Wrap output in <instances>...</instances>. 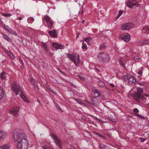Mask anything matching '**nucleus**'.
<instances>
[{"mask_svg": "<svg viewBox=\"0 0 149 149\" xmlns=\"http://www.w3.org/2000/svg\"><path fill=\"white\" fill-rule=\"evenodd\" d=\"M142 70L143 68L142 67H140L139 68L137 72L138 74L141 76L142 75Z\"/></svg>", "mask_w": 149, "mask_h": 149, "instance_id": "7c9ffc66", "label": "nucleus"}, {"mask_svg": "<svg viewBox=\"0 0 149 149\" xmlns=\"http://www.w3.org/2000/svg\"><path fill=\"white\" fill-rule=\"evenodd\" d=\"M48 33L50 36L54 38L56 37L57 36V33L55 29H53L52 31H49Z\"/></svg>", "mask_w": 149, "mask_h": 149, "instance_id": "2eb2a0df", "label": "nucleus"}, {"mask_svg": "<svg viewBox=\"0 0 149 149\" xmlns=\"http://www.w3.org/2000/svg\"><path fill=\"white\" fill-rule=\"evenodd\" d=\"M58 70L63 74L64 75H65V74L64 72H63L61 70L59 69H58Z\"/></svg>", "mask_w": 149, "mask_h": 149, "instance_id": "603ef678", "label": "nucleus"}, {"mask_svg": "<svg viewBox=\"0 0 149 149\" xmlns=\"http://www.w3.org/2000/svg\"><path fill=\"white\" fill-rule=\"evenodd\" d=\"M20 97H21V98L25 102L27 103L29 102V100L26 98V96L24 95V94L22 91L21 92Z\"/></svg>", "mask_w": 149, "mask_h": 149, "instance_id": "6ab92c4d", "label": "nucleus"}, {"mask_svg": "<svg viewBox=\"0 0 149 149\" xmlns=\"http://www.w3.org/2000/svg\"><path fill=\"white\" fill-rule=\"evenodd\" d=\"M81 9L80 10V11L79 12V13L80 14H82L83 13V8L81 10Z\"/></svg>", "mask_w": 149, "mask_h": 149, "instance_id": "5fc2aeb1", "label": "nucleus"}, {"mask_svg": "<svg viewBox=\"0 0 149 149\" xmlns=\"http://www.w3.org/2000/svg\"><path fill=\"white\" fill-rule=\"evenodd\" d=\"M7 54L12 60L15 59V57L11 52H7Z\"/></svg>", "mask_w": 149, "mask_h": 149, "instance_id": "473e14b6", "label": "nucleus"}, {"mask_svg": "<svg viewBox=\"0 0 149 149\" xmlns=\"http://www.w3.org/2000/svg\"><path fill=\"white\" fill-rule=\"evenodd\" d=\"M149 97V95L145 94L143 95L142 94L140 96H138L137 94H136L134 97V99L136 101L139 102L140 100H146V99L144 97Z\"/></svg>", "mask_w": 149, "mask_h": 149, "instance_id": "1a4fd4ad", "label": "nucleus"}, {"mask_svg": "<svg viewBox=\"0 0 149 149\" xmlns=\"http://www.w3.org/2000/svg\"><path fill=\"white\" fill-rule=\"evenodd\" d=\"M140 85H141V86H143L144 84L143 83H141L140 84Z\"/></svg>", "mask_w": 149, "mask_h": 149, "instance_id": "338daca9", "label": "nucleus"}, {"mask_svg": "<svg viewBox=\"0 0 149 149\" xmlns=\"http://www.w3.org/2000/svg\"><path fill=\"white\" fill-rule=\"evenodd\" d=\"M4 28L6 31H8L10 28L8 26L6 25L5 24H4Z\"/></svg>", "mask_w": 149, "mask_h": 149, "instance_id": "79ce46f5", "label": "nucleus"}, {"mask_svg": "<svg viewBox=\"0 0 149 149\" xmlns=\"http://www.w3.org/2000/svg\"><path fill=\"white\" fill-rule=\"evenodd\" d=\"M13 137L15 142H17V149H28L29 143L25 134L18 129L15 130Z\"/></svg>", "mask_w": 149, "mask_h": 149, "instance_id": "f257e3e1", "label": "nucleus"}, {"mask_svg": "<svg viewBox=\"0 0 149 149\" xmlns=\"http://www.w3.org/2000/svg\"><path fill=\"white\" fill-rule=\"evenodd\" d=\"M18 108L17 107H13L11 109L10 112L12 114L15 115L17 114L18 112Z\"/></svg>", "mask_w": 149, "mask_h": 149, "instance_id": "dca6fc26", "label": "nucleus"}, {"mask_svg": "<svg viewBox=\"0 0 149 149\" xmlns=\"http://www.w3.org/2000/svg\"><path fill=\"white\" fill-rule=\"evenodd\" d=\"M20 97H21V98L25 102L27 103L29 102V100L26 98V96L24 95V94L22 91L21 92Z\"/></svg>", "mask_w": 149, "mask_h": 149, "instance_id": "a211bd4d", "label": "nucleus"}, {"mask_svg": "<svg viewBox=\"0 0 149 149\" xmlns=\"http://www.w3.org/2000/svg\"><path fill=\"white\" fill-rule=\"evenodd\" d=\"M20 63L22 65H21L20 66L21 68L22 69L24 67L23 62V61L22 63Z\"/></svg>", "mask_w": 149, "mask_h": 149, "instance_id": "09e8293b", "label": "nucleus"}, {"mask_svg": "<svg viewBox=\"0 0 149 149\" xmlns=\"http://www.w3.org/2000/svg\"><path fill=\"white\" fill-rule=\"evenodd\" d=\"M123 81L130 85L134 86L135 84L136 78L130 74H126L123 77Z\"/></svg>", "mask_w": 149, "mask_h": 149, "instance_id": "f03ea898", "label": "nucleus"}, {"mask_svg": "<svg viewBox=\"0 0 149 149\" xmlns=\"http://www.w3.org/2000/svg\"><path fill=\"white\" fill-rule=\"evenodd\" d=\"M91 38L90 37H89L86 38H84L83 41H85L88 45H89L90 43L89 42V41H91Z\"/></svg>", "mask_w": 149, "mask_h": 149, "instance_id": "cd10ccee", "label": "nucleus"}, {"mask_svg": "<svg viewBox=\"0 0 149 149\" xmlns=\"http://www.w3.org/2000/svg\"><path fill=\"white\" fill-rule=\"evenodd\" d=\"M133 111L134 113H135V115L136 116L142 119H145V118L144 117V116H142V115L139 114L137 113L139 112V110L137 108L134 109H133Z\"/></svg>", "mask_w": 149, "mask_h": 149, "instance_id": "f3484780", "label": "nucleus"}, {"mask_svg": "<svg viewBox=\"0 0 149 149\" xmlns=\"http://www.w3.org/2000/svg\"><path fill=\"white\" fill-rule=\"evenodd\" d=\"M85 116H81V118L83 119H85Z\"/></svg>", "mask_w": 149, "mask_h": 149, "instance_id": "0e129e2a", "label": "nucleus"}, {"mask_svg": "<svg viewBox=\"0 0 149 149\" xmlns=\"http://www.w3.org/2000/svg\"><path fill=\"white\" fill-rule=\"evenodd\" d=\"M97 93H98L97 97H100V96L101 95V93L100 92H98Z\"/></svg>", "mask_w": 149, "mask_h": 149, "instance_id": "4d7b16f0", "label": "nucleus"}, {"mask_svg": "<svg viewBox=\"0 0 149 149\" xmlns=\"http://www.w3.org/2000/svg\"><path fill=\"white\" fill-rule=\"evenodd\" d=\"M74 100L77 102V103L81 105H84V103L81 101L79 99H74Z\"/></svg>", "mask_w": 149, "mask_h": 149, "instance_id": "e433bc0d", "label": "nucleus"}, {"mask_svg": "<svg viewBox=\"0 0 149 149\" xmlns=\"http://www.w3.org/2000/svg\"><path fill=\"white\" fill-rule=\"evenodd\" d=\"M5 74V72H2L0 74V77L2 79H5L4 74Z\"/></svg>", "mask_w": 149, "mask_h": 149, "instance_id": "4c0bfd02", "label": "nucleus"}, {"mask_svg": "<svg viewBox=\"0 0 149 149\" xmlns=\"http://www.w3.org/2000/svg\"><path fill=\"white\" fill-rule=\"evenodd\" d=\"M76 39H77L79 37V33H77L76 34Z\"/></svg>", "mask_w": 149, "mask_h": 149, "instance_id": "bf43d9fd", "label": "nucleus"}, {"mask_svg": "<svg viewBox=\"0 0 149 149\" xmlns=\"http://www.w3.org/2000/svg\"><path fill=\"white\" fill-rule=\"evenodd\" d=\"M120 38L122 40H124L125 42L129 41L130 38V36L127 33H123L120 36Z\"/></svg>", "mask_w": 149, "mask_h": 149, "instance_id": "9b49d317", "label": "nucleus"}, {"mask_svg": "<svg viewBox=\"0 0 149 149\" xmlns=\"http://www.w3.org/2000/svg\"><path fill=\"white\" fill-rule=\"evenodd\" d=\"M67 57L71 60L74 62L75 64L77 65L80 61L79 56L78 54H67Z\"/></svg>", "mask_w": 149, "mask_h": 149, "instance_id": "7ed1b4c3", "label": "nucleus"}, {"mask_svg": "<svg viewBox=\"0 0 149 149\" xmlns=\"http://www.w3.org/2000/svg\"><path fill=\"white\" fill-rule=\"evenodd\" d=\"M79 78L82 81H84V80H85V79L84 78V77H82V76H81V75H79Z\"/></svg>", "mask_w": 149, "mask_h": 149, "instance_id": "de8ad7c7", "label": "nucleus"}, {"mask_svg": "<svg viewBox=\"0 0 149 149\" xmlns=\"http://www.w3.org/2000/svg\"><path fill=\"white\" fill-rule=\"evenodd\" d=\"M139 139L141 140V142H143L144 141H145L146 140V139H143V138L140 137L139 138Z\"/></svg>", "mask_w": 149, "mask_h": 149, "instance_id": "49530a36", "label": "nucleus"}, {"mask_svg": "<svg viewBox=\"0 0 149 149\" xmlns=\"http://www.w3.org/2000/svg\"><path fill=\"white\" fill-rule=\"evenodd\" d=\"M41 44L42 46V48L45 52L47 53L48 52V50L47 48V46L45 43H44L43 42H41Z\"/></svg>", "mask_w": 149, "mask_h": 149, "instance_id": "4be33fe9", "label": "nucleus"}, {"mask_svg": "<svg viewBox=\"0 0 149 149\" xmlns=\"http://www.w3.org/2000/svg\"><path fill=\"white\" fill-rule=\"evenodd\" d=\"M86 102L88 103H89V104H91V103H90V102H88V101H86Z\"/></svg>", "mask_w": 149, "mask_h": 149, "instance_id": "774afa93", "label": "nucleus"}, {"mask_svg": "<svg viewBox=\"0 0 149 149\" xmlns=\"http://www.w3.org/2000/svg\"><path fill=\"white\" fill-rule=\"evenodd\" d=\"M42 19L43 22L45 21L46 22L47 25L49 28L52 29L53 24V22L49 17L47 15H46L44 16Z\"/></svg>", "mask_w": 149, "mask_h": 149, "instance_id": "20e7f679", "label": "nucleus"}, {"mask_svg": "<svg viewBox=\"0 0 149 149\" xmlns=\"http://www.w3.org/2000/svg\"><path fill=\"white\" fill-rule=\"evenodd\" d=\"M85 20H83L81 22L82 24H84L85 22Z\"/></svg>", "mask_w": 149, "mask_h": 149, "instance_id": "69168bd1", "label": "nucleus"}, {"mask_svg": "<svg viewBox=\"0 0 149 149\" xmlns=\"http://www.w3.org/2000/svg\"><path fill=\"white\" fill-rule=\"evenodd\" d=\"M53 102L55 107L57 109V110L59 111H61V112H62L63 111L62 110L57 103L54 101Z\"/></svg>", "mask_w": 149, "mask_h": 149, "instance_id": "bb28decb", "label": "nucleus"}, {"mask_svg": "<svg viewBox=\"0 0 149 149\" xmlns=\"http://www.w3.org/2000/svg\"><path fill=\"white\" fill-rule=\"evenodd\" d=\"M134 25L131 22H128L121 25V28L122 30L129 31L133 27Z\"/></svg>", "mask_w": 149, "mask_h": 149, "instance_id": "0eeeda50", "label": "nucleus"}, {"mask_svg": "<svg viewBox=\"0 0 149 149\" xmlns=\"http://www.w3.org/2000/svg\"><path fill=\"white\" fill-rule=\"evenodd\" d=\"M50 136L54 140V142L55 143L56 145H58L62 149L63 147L61 145V141L58 139L56 136L53 134H51Z\"/></svg>", "mask_w": 149, "mask_h": 149, "instance_id": "6e6552de", "label": "nucleus"}, {"mask_svg": "<svg viewBox=\"0 0 149 149\" xmlns=\"http://www.w3.org/2000/svg\"><path fill=\"white\" fill-rule=\"evenodd\" d=\"M108 55L105 53H101L98 55V60L100 61H106L109 58Z\"/></svg>", "mask_w": 149, "mask_h": 149, "instance_id": "39448f33", "label": "nucleus"}, {"mask_svg": "<svg viewBox=\"0 0 149 149\" xmlns=\"http://www.w3.org/2000/svg\"><path fill=\"white\" fill-rule=\"evenodd\" d=\"M2 35L3 38L9 42H12V39L10 38L7 35L2 34Z\"/></svg>", "mask_w": 149, "mask_h": 149, "instance_id": "393cba45", "label": "nucleus"}, {"mask_svg": "<svg viewBox=\"0 0 149 149\" xmlns=\"http://www.w3.org/2000/svg\"><path fill=\"white\" fill-rule=\"evenodd\" d=\"M99 81L97 82V84L98 86L101 87H104L105 86V84L104 83L100 80L99 79Z\"/></svg>", "mask_w": 149, "mask_h": 149, "instance_id": "a878e982", "label": "nucleus"}, {"mask_svg": "<svg viewBox=\"0 0 149 149\" xmlns=\"http://www.w3.org/2000/svg\"><path fill=\"white\" fill-rule=\"evenodd\" d=\"M19 61L20 63H22V62L23 61L22 60L21 58H19Z\"/></svg>", "mask_w": 149, "mask_h": 149, "instance_id": "6e6d98bb", "label": "nucleus"}, {"mask_svg": "<svg viewBox=\"0 0 149 149\" xmlns=\"http://www.w3.org/2000/svg\"><path fill=\"white\" fill-rule=\"evenodd\" d=\"M30 81L31 84L33 85L35 87V90L36 91H38V86L37 84V82L34 79L32 78L31 77L30 79Z\"/></svg>", "mask_w": 149, "mask_h": 149, "instance_id": "ddd939ff", "label": "nucleus"}, {"mask_svg": "<svg viewBox=\"0 0 149 149\" xmlns=\"http://www.w3.org/2000/svg\"><path fill=\"white\" fill-rule=\"evenodd\" d=\"M4 92L3 88L0 87V101L3 98L4 95Z\"/></svg>", "mask_w": 149, "mask_h": 149, "instance_id": "b1692460", "label": "nucleus"}, {"mask_svg": "<svg viewBox=\"0 0 149 149\" xmlns=\"http://www.w3.org/2000/svg\"><path fill=\"white\" fill-rule=\"evenodd\" d=\"M95 133H96V135H97L99 136L100 137H102L104 139H105L106 138V137L105 136L102 135L101 134H100L99 133H97V132H95Z\"/></svg>", "mask_w": 149, "mask_h": 149, "instance_id": "58836bf2", "label": "nucleus"}, {"mask_svg": "<svg viewBox=\"0 0 149 149\" xmlns=\"http://www.w3.org/2000/svg\"><path fill=\"white\" fill-rule=\"evenodd\" d=\"M46 88L50 90L51 88H50L48 84H46Z\"/></svg>", "mask_w": 149, "mask_h": 149, "instance_id": "8fccbe9b", "label": "nucleus"}, {"mask_svg": "<svg viewBox=\"0 0 149 149\" xmlns=\"http://www.w3.org/2000/svg\"><path fill=\"white\" fill-rule=\"evenodd\" d=\"M106 46V45L104 44V43L103 45H101L100 46V50L103 49L105 48Z\"/></svg>", "mask_w": 149, "mask_h": 149, "instance_id": "a19ab883", "label": "nucleus"}, {"mask_svg": "<svg viewBox=\"0 0 149 149\" xmlns=\"http://www.w3.org/2000/svg\"><path fill=\"white\" fill-rule=\"evenodd\" d=\"M99 147L101 149H111L108 146H107L106 145L103 143L100 144Z\"/></svg>", "mask_w": 149, "mask_h": 149, "instance_id": "5701e85b", "label": "nucleus"}, {"mask_svg": "<svg viewBox=\"0 0 149 149\" xmlns=\"http://www.w3.org/2000/svg\"><path fill=\"white\" fill-rule=\"evenodd\" d=\"M126 5L130 8L134 6H138L139 3L137 2V0H128V1L126 2Z\"/></svg>", "mask_w": 149, "mask_h": 149, "instance_id": "9d476101", "label": "nucleus"}, {"mask_svg": "<svg viewBox=\"0 0 149 149\" xmlns=\"http://www.w3.org/2000/svg\"><path fill=\"white\" fill-rule=\"evenodd\" d=\"M110 86L112 87H114L115 86L113 84H112V83H111L110 84Z\"/></svg>", "mask_w": 149, "mask_h": 149, "instance_id": "052dcab7", "label": "nucleus"}, {"mask_svg": "<svg viewBox=\"0 0 149 149\" xmlns=\"http://www.w3.org/2000/svg\"><path fill=\"white\" fill-rule=\"evenodd\" d=\"M108 119L109 120H110L112 122H116V119L114 118H113L111 116H108Z\"/></svg>", "mask_w": 149, "mask_h": 149, "instance_id": "c756f323", "label": "nucleus"}, {"mask_svg": "<svg viewBox=\"0 0 149 149\" xmlns=\"http://www.w3.org/2000/svg\"><path fill=\"white\" fill-rule=\"evenodd\" d=\"M28 19L29 20L30 19L31 20L32 22H33L34 21V18L33 17H29L28 18Z\"/></svg>", "mask_w": 149, "mask_h": 149, "instance_id": "3c124183", "label": "nucleus"}, {"mask_svg": "<svg viewBox=\"0 0 149 149\" xmlns=\"http://www.w3.org/2000/svg\"><path fill=\"white\" fill-rule=\"evenodd\" d=\"M82 48L83 49H85V50L87 49V47L86 45L84 42H83L82 43Z\"/></svg>", "mask_w": 149, "mask_h": 149, "instance_id": "c9c22d12", "label": "nucleus"}, {"mask_svg": "<svg viewBox=\"0 0 149 149\" xmlns=\"http://www.w3.org/2000/svg\"><path fill=\"white\" fill-rule=\"evenodd\" d=\"M22 19V18L21 17H19L18 18V19L19 20H21Z\"/></svg>", "mask_w": 149, "mask_h": 149, "instance_id": "680f3d73", "label": "nucleus"}, {"mask_svg": "<svg viewBox=\"0 0 149 149\" xmlns=\"http://www.w3.org/2000/svg\"><path fill=\"white\" fill-rule=\"evenodd\" d=\"M12 90L14 91L16 95H17L19 94V92H21L22 91L20 88V86L17 84L16 82H14L12 85Z\"/></svg>", "mask_w": 149, "mask_h": 149, "instance_id": "423d86ee", "label": "nucleus"}, {"mask_svg": "<svg viewBox=\"0 0 149 149\" xmlns=\"http://www.w3.org/2000/svg\"><path fill=\"white\" fill-rule=\"evenodd\" d=\"M148 43V41L146 40H143L141 42V45H144L147 44Z\"/></svg>", "mask_w": 149, "mask_h": 149, "instance_id": "72a5a7b5", "label": "nucleus"}, {"mask_svg": "<svg viewBox=\"0 0 149 149\" xmlns=\"http://www.w3.org/2000/svg\"><path fill=\"white\" fill-rule=\"evenodd\" d=\"M50 91L53 94H55L56 93V92H55L53 89H51L50 90Z\"/></svg>", "mask_w": 149, "mask_h": 149, "instance_id": "864d4df0", "label": "nucleus"}, {"mask_svg": "<svg viewBox=\"0 0 149 149\" xmlns=\"http://www.w3.org/2000/svg\"><path fill=\"white\" fill-rule=\"evenodd\" d=\"M120 64H121L123 65V67H125V63L124 62L122 61V59H121L120 61Z\"/></svg>", "mask_w": 149, "mask_h": 149, "instance_id": "a18cd8bd", "label": "nucleus"}, {"mask_svg": "<svg viewBox=\"0 0 149 149\" xmlns=\"http://www.w3.org/2000/svg\"><path fill=\"white\" fill-rule=\"evenodd\" d=\"M122 14V12L121 11H120L119 12V16L121 15Z\"/></svg>", "mask_w": 149, "mask_h": 149, "instance_id": "13d9d810", "label": "nucleus"}, {"mask_svg": "<svg viewBox=\"0 0 149 149\" xmlns=\"http://www.w3.org/2000/svg\"><path fill=\"white\" fill-rule=\"evenodd\" d=\"M143 92V89L142 88H136V91L134 93V97L137 94L138 96H140L142 95V93Z\"/></svg>", "mask_w": 149, "mask_h": 149, "instance_id": "4468645a", "label": "nucleus"}, {"mask_svg": "<svg viewBox=\"0 0 149 149\" xmlns=\"http://www.w3.org/2000/svg\"><path fill=\"white\" fill-rule=\"evenodd\" d=\"M43 149H53L50 148L47 145H44L42 147Z\"/></svg>", "mask_w": 149, "mask_h": 149, "instance_id": "37998d69", "label": "nucleus"}, {"mask_svg": "<svg viewBox=\"0 0 149 149\" xmlns=\"http://www.w3.org/2000/svg\"><path fill=\"white\" fill-rule=\"evenodd\" d=\"M92 116V117H93L95 118V119H96V120H98V121H100V122H102V123H103V122L102 121V120H101V119H99V118H97V117H95V116Z\"/></svg>", "mask_w": 149, "mask_h": 149, "instance_id": "c03bdc74", "label": "nucleus"}, {"mask_svg": "<svg viewBox=\"0 0 149 149\" xmlns=\"http://www.w3.org/2000/svg\"><path fill=\"white\" fill-rule=\"evenodd\" d=\"M94 93H97L98 92L97 91V90H95V91H94Z\"/></svg>", "mask_w": 149, "mask_h": 149, "instance_id": "e2e57ef3", "label": "nucleus"}, {"mask_svg": "<svg viewBox=\"0 0 149 149\" xmlns=\"http://www.w3.org/2000/svg\"><path fill=\"white\" fill-rule=\"evenodd\" d=\"M2 15L4 17H10L11 16L10 13H3L2 14Z\"/></svg>", "mask_w": 149, "mask_h": 149, "instance_id": "ea45409f", "label": "nucleus"}, {"mask_svg": "<svg viewBox=\"0 0 149 149\" xmlns=\"http://www.w3.org/2000/svg\"><path fill=\"white\" fill-rule=\"evenodd\" d=\"M140 58V56L139 55H136L134 57V59L136 61H137Z\"/></svg>", "mask_w": 149, "mask_h": 149, "instance_id": "2f4dec72", "label": "nucleus"}, {"mask_svg": "<svg viewBox=\"0 0 149 149\" xmlns=\"http://www.w3.org/2000/svg\"><path fill=\"white\" fill-rule=\"evenodd\" d=\"M52 46L56 49V50H57L59 49H63L65 47V46L63 45L56 43H53Z\"/></svg>", "mask_w": 149, "mask_h": 149, "instance_id": "f8f14e48", "label": "nucleus"}, {"mask_svg": "<svg viewBox=\"0 0 149 149\" xmlns=\"http://www.w3.org/2000/svg\"><path fill=\"white\" fill-rule=\"evenodd\" d=\"M6 136V133L3 131L0 130V140L5 138Z\"/></svg>", "mask_w": 149, "mask_h": 149, "instance_id": "aec40b11", "label": "nucleus"}, {"mask_svg": "<svg viewBox=\"0 0 149 149\" xmlns=\"http://www.w3.org/2000/svg\"><path fill=\"white\" fill-rule=\"evenodd\" d=\"M9 147L8 145H5L0 147V149H9Z\"/></svg>", "mask_w": 149, "mask_h": 149, "instance_id": "f704fd0d", "label": "nucleus"}, {"mask_svg": "<svg viewBox=\"0 0 149 149\" xmlns=\"http://www.w3.org/2000/svg\"><path fill=\"white\" fill-rule=\"evenodd\" d=\"M9 33H10V34L14 35L15 36H17V33L15 32L13 30L10 28V29H9V30L8 31Z\"/></svg>", "mask_w": 149, "mask_h": 149, "instance_id": "c85d7f7f", "label": "nucleus"}, {"mask_svg": "<svg viewBox=\"0 0 149 149\" xmlns=\"http://www.w3.org/2000/svg\"><path fill=\"white\" fill-rule=\"evenodd\" d=\"M142 31L144 33L149 34V26H147L143 27Z\"/></svg>", "mask_w": 149, "mask_h": 149, "instance_id": "412c9836", "label": "nucleus"}]
</instances>
